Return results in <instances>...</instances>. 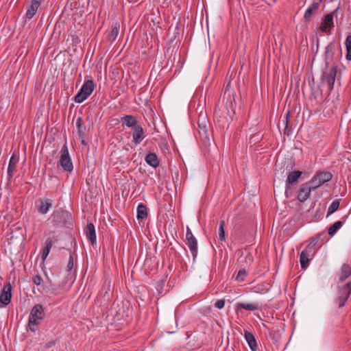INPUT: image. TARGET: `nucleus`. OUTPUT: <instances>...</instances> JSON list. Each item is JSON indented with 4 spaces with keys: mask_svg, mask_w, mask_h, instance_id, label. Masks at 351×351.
Masks as SVG:
<instances>
[{
    "mask_svg": "<svg viewBox=\"0 0 351 351\" xmlns=\"http://www.w3.org/2000/svg\"><path fill=\"white\" fill-rule=\"evenodd\" d=\"M45 313L43 306L40 304H36L31 310L28 319V326L31 331L35 332L36 326L39 325L45 319Z\"/></svg>",
    "mask_w": 351,
    "mask_h": 351,
    "instance_id": "obj_1",
    "label": "nucleus"
},
{
    "mask_svg": "<svg viewBox=\"0 0 351 351\" xmlns=\"http://www.w3.org/2000/svg\"><path fill=\"white\" fill-rule=\"evenodd\" d=\"M71 221V216L66 210L59 209L53 213L51 216V223L55 228L66 226Z\"/></svg>",
    "mask_w": 351,
    "mask_h": 351,
    "instance_id": "obj_2",
    "label": "nucleus"
},
{
    "mask_svg": "<svg viewBox=\"0 0 351 351\" xmlns=\"http://www.w3.org/2000/svg\"><path fill=\"white\" fill-rule=\"evenodd\" d=\"M332 178V174L329 171H319L308 182L313 189H316L324 183L330 181Z\"/></svg>",
    "mask_w": 351,
    "mask_h": 351,
    "instance_id": "obj_3",
    "label": "nucleus"
},
{
    "mask_svg": "<svg viewBox=\"0 0 351 351\" xmlns=\"http://www.w3.org/2000/svg\"><path fill=\"white\" fill-rule=\"evenodd\" d=\"M95 88V84L93 80L86 81L81 87L79 92L75 95L73 100L75 102L80 104L86 100L93 93Z\"/></svg>",
    "mask_w": 351,
    "mask_h": 351,
    "instance_id": "obj_4",
    "label": "nucleus"
},
{
    "mask_svg": "<svg viewBox=\"0 0 351 351\" xmlns=\"http://www.w3.org/2000/svg\"><path fill=\"white\" fill-rule=\"evenodd\" d=\"M351 294V282H347L343 286L337 288V297L335 299V304L339 307L345 306L350 295Z\"/></svg>",
    "mask_w": 351,
    "mask_h": 351,
    "instance_id": "obj_5",
    "label": "nucleus"
},
{
    "mask_svg": "<svg viewBox=\"0 0 351 351\" xmlns=\"http://www.w3.org/2000/svg\"><path fill=\"white\" fill-rule=\"evenodd\" d=\"M59 163L65 171L71 172L73 169V162L66 144H64L61 149Z\"/></svg>",
    "mask_w": 351,
    "mask_h": 351,
    "instance_id": "obj_6",
    "label": "nucleus"
},
{
    "mask_svg": "<svg viewBox=\"0 0 351 351\" xmlns=\"http://www.w3.org/2000/svg\"><path fill=\"white\" fill-rule=\"evenodd\" d=\"M340 10V6H338L332 12L327 14L324 16L322 25L320 26V30L322 32L326 33L328 30L332 29L334 27L333 19L334 16L337 17L338 12Z\"/></svg>",
    "mask_w": 351,
    "mask_h": 351,
    "instance_id": "obj_7",
    "label": "nucleus"
},
{
    "mask_svg": "<svg viewBox=\"0 0 351 351\" xmlns=\"http://www.w3.org/2000/svg\"><path fill=\"white\" fill-rule=\"evenodd\" d=\"M186 244L192 254L193 261H195L197 255V241L189 228L186 229Z\"/></svg>",
    "mask_w": 351,
    "mask_h": 351,
    "instance_id": "obj_8",
    "label": "nucleus"
},
{
    "mask_svg": "<svg viewBox=\"0 0 351 351\" xmlns=\"http://www.w3.org/2000/svg\"><path fill=\"white\" fill-rule=\"evenodd\" d=\"M337 65H332L328 71L323 73V80L326 81L330 90H332L334 87V84L336 79L337 73Z\"/></svg>",
    "mask_w": 351,
    "mask_h": 351,
    "instance_id": "obj_9",
    "label": "nucleus"
},
{
    "mask_svg": "<svg viewBox=\"0 0 351 351\" xmlns=\"http://www.w3.org/2000/svg\"><path fill=\"white\" fill-rule=\"evenodd\" d=\"M12 299V286L8 282L4 285L0 293V302L3 306H8Z\"/></svg>",
    "mask_w": 351,
    "mask_h": 351,
    "instance_id": "obj_10",
    "label": "nucleus"
},
{
    "mask_svg": "<svg viewBox=\"0 0 351 351\" xmlns=\"http://www.w3.org/2000/svg\"><path fill=\"white\" fill-rule=\"evenodd\" d=\"M312 190L313 189L308 182L301 184L298 191V199L300 202H304L309 197Z\"/></svg>",
    "mask_w": 351,
    "mask_h": 351,
    "instance_id": "obj_11",
    "label": "nucleus"
},
{
    "mask_svg": "<svg viewBox=\"0 0 351 351\" xmlns=\"http://www.w3.org/2000/svg\"><path fill=\"white\" fill-rule=\"evenodd\" d=\"M262 304L259 302H254V303H244V302H239L236 304L235 311L237 313L239 312L240 309H245L250 311H254L256 310H261Z\"/></svg>",
    "mask_w": 351,
    "mask_h": 351,
    "instance_id": "obj_12",
    "label": "nucleus"
},
{
    "mask_svg": "<svg viewBox=\"0 0 351 351\" xmlns=\"http://www.w3.org/2000/svg\"><path fill=\"white\" fill-rule=\"evenodd\" d=\"M132 136L133 142L136 145L140 144L145 138L144 130L143 127L139 124L134 127L132 131Z\"/></svg>",
    "mask_w": 351,
    "mask_h": 351,
    "instance_id": "obj_13",
    "label": "nucleus"
},
{
    "mask_svg": "<svg viewBox=\"0 0 351 351\" xmlns=\"http://www.w3.org/2000/svg\"><path fill=\"white\" fill-rule=\"evenodd\" d=\"M335 47L332 43H329L325 48V52L324 54V58L326 66H328L332 62L333 56L335 55Z\"/></svg>",
    "mask_w": 351,
    "mask_h": 351,
    "instance_id": "obj_14",
    "label": "nucleus"
},
{
    "mask_svg": "<svg viewBox=\"0 0 351 351\" xmlns=\"http://www.w3.org/2000/svg\"><path fill=\"white\" fill-rule=\"evenodd\" d=\"M301 175L302 171H293L289 173L286 181V193H287V189L289 187L290 184L298 183V179Z\"/></svg>",
    "mask_w": 351,
    "mask_h": 351,
    "instance_id": "obj_15",
    "label": "nucleus"
},
{
    "mask_svg": "<svg viewBox=\"0 0 351 351\" xmlns=\"http://www.w3.org/2000/svg\"><path fill=\"white\" fill-rule=\"evenodd\" d=\"M313 255L312 253H309L306 250L302 251L300 256V262L301 265V267L303 269H306L308 267L309 261L313 258Z\"/></svg>",
    "mask_w": 351,
    "mask_h": 351,
    "instance_id": "obj_16",
    "label": "nucleus"
},
{
    "mask_svg": "<svg viewBox=\"0 0 351 351\" xmlns=\"http://www.w3.org/2000/svg\"><path fill=\"white\" fill-rule=\"evenodd\" d=\"M39 205L38 206V211L41 214H46L49 209L52 207V200L49 199H40Z\"/></svg>",
    "mask_w": 351,
    "mask_h": 351,
    "instance_id": "obj_17",
    "label": "nucleus"
},
{
    "mask_svg": "<svg viewBox=\"0 0 351 351\" xmlns=\"http://www.w3.org/2000/svg\"><path fill=\"white\" fill-rule=\"evenodd\" d=\"M244 337L246 340L249 347L252 351H255L257 349V343L256 340L253 335V334L248 330H245L244 332Z\"/></svg>",
    "mask_w": 351,
    "mask_h": 351,
    "instance_id": "obj_18",
    "label": "nucleus"
},
{
    "mask_svg": "<svg viewBox=\"0 0 351 351\" xmlns=\"http://www.w3.org/2000/svg\"><path fill=\"white\" fill-rule=\"evenodd\" d=\"M145 162L152 167L156 168L159 165V160L155 153L149 152L145 158Z\"/></svg>",
    "mask_w": 351,
    "mask_h": 351,
    "instance_id": "obj_19",
    "label": "nucleus"
},
{
    "mask_svg": "<svg viewBox=\"0 0 351 351\" xmlns=\"http://www.w3.org/2000/svg\"><path fill=\"white\" fill-rule=\"evenodd\" d=\"M86 234L87 239L94 244L96 241V234L95 226L92 223L87 224L86 228Z\"/></svg>",
    "mask_w": 351,
    "mask_h": 351,
    "instance_id": "obj_20",
    "label": "nucleus"
},
{
    "mask_svg": "<svg viewBox=\"0 0 351 351\" xmlns=\"http://www.w3.org/2000/svg\"><path fill=\"white\" fill-rule=\"evenodd\" d=\"M123 125H125L127 127L133 128L138 125V121L136 118L133 115H125L121 118Z\"/></svg>",
    "mask_w": 351,
    "mask_h": 351,
    "instance_id": "obj_21",
    "label": "nucleus"
},
{
    "mask_svg": "<svg viewBox=\"0 0 351 351\" xmlns=\"http://www.w3.org/2000/svg\"><path fill=\"white\" fill-rule=\"evenodd\" d=\"M351 275V267L348 264H343L339 274V280L343 282Z\"/></svg>",
    "mask_w": 351,
    "mask_h": 351,
    "instance_id": "obj_22",
    "label": "nucleus"
},
{
    "mask_svg": "<svg viewBox=\"0 0 351 351\" xmlns=\"http://www.w3.org/2000/svg\"><path fill=\"white\" fill-rule=\"evenodd\" d=\"M52 245H53V241H52L51 238H50V237L47 238L45 241V246L43 249L42 252H41V257H42L43 261H45V259L47 258V257L48 256V255L50 252V250L52 247Z\"/></svg>",
    "mask_w": 351,
    "mask_h": 351,
    "instance_id": "obj_23",
    "label": "nucleus"
},
{
    "mask_svg": "<svg viewBox=\"0 0 351 351\" xmlns=\"http://www.w3.org/2000/svg\"><path fill=\"white\" fill-rule=\"evenodd\" d=\"M17 163V159L16 158L15 154H14L9 161L8 167V176L9 178H12L14 176L16 167Z\"/></svg>",
    "mask_w": 351,
    "mask_h": 351,
    "instance_id": "obj_24",
    "label": "nucleus"
},
{
    "mask_svg": "<svg viewBox=\"0 0 351 351\" xmlns=\"http://www.w3.org/2000/svg\"><path fill=\"white\" fill-rule=\"evenodd\" d=\"M40 5V3L38 1H32L30 7L27 10L26 15H25L26 18H27L29 19H32L36 13V11Z\"/></svg>",
    "mask_w": 351,
    "mask_h": 351,
    "instance_id": "obj_25",
    "label": "nucleus"
},
{
    "mask_svg": "<svg viewBox=\"0 0 351 351\" xmlns=\"http://www.w3.org/2000/svg\"><path fill=\"white\" fill-rule=\"evenodd\" d=\"M319 2H314L306 10V12L304 13V18L306 21H308L311 19L312 14H313L314 12H315L319 8Z\"/></svg>",
    "mask_w": 351,
    "mask_h": 351,
    "instance_id": "obj_26",
    "label": "nucleus"
},
{
    "mask_svg": "<svg viewBox=\"0 0 351 351\" xmlns=\"http://www.w3.org/2000/svg\"><path fill=\"white\" fill-rule=\"evenodd\" d=\"M147 217V208L144 204L141 203L137 207V219L143 220Z\"/></svg>",
    "mask_w": 351,
    "mask_h": 351,
    "instance_id": "obj_27",
    "label": "nucleus"
},
{
    "mask_svg": "<svg viewBox=\"0 0 351 351\" xmlns=\"http://www.w3.org/2000/svg\"><path fill=\"white\" fill-rule=\"evenodd\" d=\"M119 32V25L115 23L112 27L110 32L108 34V40L113 43L117 38Z\"/></svg>",
    "mask_w": 351,
    "mask_h": 351,
    "instance_id": "obj_28",
    "label": "nucleus"
},
{
    "mask_svg": "<svg viewBox=\"0 0 351 351\" xmlns=\"http://www.w3.org/2000/svg\"><path fill=\"white\" fill-rule=\"evenodd\" d=\"M343 226L341 221L335 222L332 226L328 228V233L330 236H333Z\"/></svg>",
    "mask_w": 351,
    "mask_h": 351,
    "instance_id": "obj_29",
    "label": "nucleus"
},
{
    "mask_svg": "<svg viewBox=\"0 0 351 351\" xmlns=\"http://www.w3.org/2000/svg\"><path fill=\"white\" fill-rule=\"evenodd\" d=\"M317 241L318 238H311L309 243L307 245L304 250L309 252L310 254L312 253V254L314 256L315 253V246L317 243Z\"/></svg>",
    "mask_w": 351,
    "mask_h": 351,
    "instance_id": "obj_30",
    "label": "nucleus"
},
{
    "mask_svg": "<svg viewBox=\"0 0 351 351\" xmlns=\"http://www.w3.org/2000/svg\"><path fill=\"white\" fill-rule=\"evenodd\" d=\"M76 126L79 137L85 136L86 127L82 126V118L79 117L76 119Z\"/></svg>",
    "mask_w": 351,
    "mask_h": 351,
    "instance_id": "obj_31",
    "label": "nucleus"
},
{
    "mask_svg": "<svg viewBox=\"0 0 351 351\" xmlns=\"http://www.w3.org/2000/svg\"><path fill=\"white\" fill-rule=\"evenodd\" d=\"M341 199H336L333 201L330 205L329 206L327 211V217L334 213L336 210H338L340 204Z\"/></svg>",
    "mask_w": 351,
    "mask_h": 351,
    "instance_id": "obj_32",
    "label": "nucleus"
},
{
    "mask_svg": "<svg viewBox=\"0 0 351 351\" xmlns=\"http://www.w3.org/2000/svg\"><path fill=\"white\" fill-rule=\"evenodd\" d=\"M345 45L347 52L346 58L348 61H351V35H349L346 37Z\"/></svg>",
    "mask_w": 351,
    "mask_h": 351,
    "instance_id": "obj_33",
    "label": "nucleus"
},
{
    "mask_svg": "<svg viewBox=\"0 0 351 351\" xmlns=\"http://www.w3.org/2000/svg\"><path fill=\"white\" fill-rule=\"evenodd\" d=\"M225 221L223 220H221L219 222V240L221 242H223L225 241Z\"/></svg>",
    "mask_w": 351,
    "mask_h": 351,
    "instance_id": "obj_34",
    "label": "nucleus"
},
{
    "mask_svg": "<svg viewBox=\"0 0 351 351\" xmlns=\"http://www.w3.org/2000/svg\"><path fill=\"white\" fill-rule=\"evenodd\" d=\"M253 290L256 293H265L269 291V288L264 283H261L254 287Z\"/></svg>",
    "mask_w": 351,
    "mask_h": 351,
    "instance_id": "obj_35",
    "label": "nucleus"
},
{
    "mask_svg": "<svg viewBox=\"0 0 351 351\" xmlns=\"http://www.w3.org/2000/svg\"><path fill=\"white\" fill-rule=\"evenodd\" d=\"M198 127L199 128V132L201 135L204 136L205 137H208V128L204 122H198Z\"/></svg>",
    "mask_w": 351,
    "mask_h": 351,
    "instance_id": "obj_36",
    "label": "nucleus"
},
{
    "mask_svg": "<svg viewBox=\"0 0 351 351\" xmlns=\"http://www.w3.org/2000/svg\"><path fill=\"white\" fill-rule=\"evenodd\" d=\"M247 276L246 270L243 269H240L236 276V280L238 282H243Z\"/></svg>",
    "mask_w": 351,
    "mask_h": 351,
    "instance_id": "obj_37",
    "label": "nucleus"
},
{
    "mask_svg": "<svg viewBox=\"0 0 351 351\" xmlns=\"http://www.w3.org/2000/svg\"><path fill=\"white\" fill-rule=\"evenodd\" d=\"M73 266H74L73 255L71 253H70L69 260V262H68V264H67V266H66V270L68 271H71L73 269Z\"/></svg>",
    "mask_w": 351,
    "mask_h": 351,
    "instance_id": "obj_38",
    "label": "nucleus"
},
{
    "mask_svg": "<svg viewBox=\"0 0 351 351\" xmlns=\"http://www.w3.org/2000/svg\"><path fill=\"white\" fill-rule=\"evenodd\" d=\"M225 300L223 299L218 300L215 303V306L217 308L221 309L224 307Z\"/></svg>",
    "mask_w": 351,
    "mask_h": 351,
    "instance_id": "obj_39",
    "label": "nucleus"
},
{
    "mask_svg": "<svg viewBox=\"0 0 351 351\" xmlns=\"http://www.w3.org/2000/svg\"><path fill=\"white\" fill-rule=\"evenodd\" d=\"M42 282H43V279H42L41 276L39 275H36L33 278L34 284H35L37 286L40 285L42 283Z\"/></svg>",
    "mask_w": 351,
    "mask_h": 351,
    "instance_id": "obj_40",
    "label": "nucleus"
},
{
    "mask_svg": "<svg viewBox=\"0 0 351 351\" xmlns=\"http://www.w3.org/2000/svg\"><path fill=\"white\" fill-rule=\"evenodd\" d=\"M289 112H287L285 117V119L282 120L284 124L285 125V134H287V135H289V132H287V130H288V117H289Z\"/></svg>",
    "mask_w": 351,
    "mask_h": 351,
    "instance_id": "obj_41",
    "label": "nucleus"
},
{
    "mask_svg": "<svg viewBox=\"0 0 351 351\" xmlns=\"http://www.w3.org/2000/svg\"><path fill=\"white\" fill-rule=\"evenodd\" d=\"M56 341H57V339L48 341L44 346V348H45V349L50 348L51 347H52L53 345L56 344Z\"/></svg>",
    "mask_w": 351,
    "mask_h": 351,
    "instance_id": "obj_42",
    "label": "nucleus"
},
{
    "mask_svg": "<svg viewBox=\"0 0 351 351\" xmlns=\"http://www.w3.org/2000/svg\"><path fill=\"white\" fill-rule=\"evenodd\" d=\"M79 138L80 139L81 143H82V145H86L85 136L79 137Z\"/></svg>",
    "mask_w": 351,
    "mask_h": 351,
    "instance_id": "obj_43",
    "label": "nucleus"
},
{
    "mask_svg": "<svg viewBox=\"0 0 351 351\" xmlns=\"http://www.w3.org/2000/svg\"><path fill=\"white\" fill-rule=\"evenodd\" d=\"M247 257L249 258V260H250V261H252V256H251L250 254H249Z\"/></svg>",
    "mask_w": 351,
    "mask_h": 351,
    "instance_id": "obj_44",
    "label": "nucleus"
}]
</instances>
